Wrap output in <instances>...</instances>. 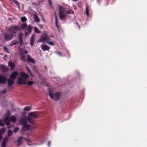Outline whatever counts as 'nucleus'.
Here are the masks:
<instances>
[{
    "instance_id": "f03ea898",
    "label": "nucleus",
    "mask_w": 147,
    "mask_h": 147,
    "mask_svg": "<svg viewBox=\"0 0 147 147\" xmlns=\"http://www.w3.org/2000/svg\"><path fill=\"white\" fill-rule=\"evenodd\" d=\"M49 95L50 98L52 99L55 101L58 100L60 98L61 94L59 92H57L54 93V91L53 90H49L48 91Z\"/></svg>"
},
{
    "instance_id": "6ab92c4d",
    "label": "nucleus",
    "mask_w": 147,
    "mask_h": 147,
    "mask_svg": "<svg viewBox=\"0 0 147 147\" xmlns=\"http://www.w3.org/2000/svg\"><path fill=\"white\" fill-rule=\"evenodd\" d=\"M11 121L13 123H15L16 121V119L14 116H12L10 118Z\"/></svg>"
},
{
    "instance_id": "bb28decb",
    "label": "nucleus",
    "mask_w": 147,
    "mask_h": 147,
    "mask_svg": "<svg viewBox=\"0 0 147 147\" xmlns=\"http://www.w3.org/2000/svg\"><path fill=\"white\" fill-rule=\"evenodd\" d=\"M10 115V113L9 110H7V113L4 115V117H9Z\"/></svg>"
},
{
    "instance_id": "e433bc0d",
    "label": "nucleus",
    "mask_w": 147,
    "mask_h": 147,
    "mask_svg": "<svg viewBox=\"0 0 147 147\" xmlns=\"http://www.w3.org/2000/svg\"><path fill=\"white\" fill-rule=\"evenodd\" d=\"M27 26V24L26 23H24L21 24V26L22 28H24L26 27Z\"/></svg>"
},
{
    "instance_id": "ddd939ff",
    "label": "nucleus",
    "mask_w": 147,
    "mask_h": 147,
    "mask_svg": "<svg viewBox=\"0 0 147 147\" xmlns=\"http://www.w3.org/2000/svg\"><path fill=\"white\" fill-rule=\"evenodd\" d=\"M34 17V21L38 23L40 22V19L38 18L36 13L35 12L34 14L33 15Z\"/></svg>"
},
{
    "instance_id": "864d4df0",
    "label": "nucleus",
    "mask_w": 147,
    "mask_h": 147,
    "mask_svg": "<svg viewBox=\"0 0 147 147\" xmlns=\"http://www.w3.org/2000/svg\"><path fill=\"white\" fill-rule=\"evenodd\" d=\"M74 1H77L78 0H72Z\"/></svg>"
},
{
    "instance_id": "8fccbe9b",
    "label": "nucleus",
    "mask_w": 147,
    "mask_h": 147,
    "mask_svg": "<svg viewBox=\"0 0 147 147\" xmlns=\"http://www.w3.org/2000/svg\"><path fill=\"white\" fill-rule=\"evenodd\" d=\"M20 45H22V44L23 43L22 41V42H20Z\"/></svg>"
},
{
    "instance_id": "79ce46f5",
    "label": "nucleus",
    "mask_w": 147,
    "mask_h": 147,
    "mask_svg": "<svg viewBox=\"0 0 147 147\" xmlns=\"http://www.w3.org/2000/svg\"><path fill=\"white\" fill-rule=\"evenodd\" d=\"M38 26L40 29H42L43 28V26L42 24H38Z\"/></svg>"
},
{
    "instance_id": "0eeeda50",
    "label": "nucleus",
    "mask_w": 147,
    "mask_h": 147,
    "mask_svg": "<svg viewBox=\"0 0 147 147\" xmlns=\"http://www.w3.org/2000/svg\"><path fill=\"white\" fill-rule=\"evenodd\" d=\"M18 27L16 26H11L9 28V31L10 32H14L13 30H14L16 31L18 30Z\"/></svg>"
},
{
    "instance_id": "39448f33",
    "label": "nucleus",
    "mask_w": 147,
    "mask_h": 147,
    "mask_svg": "<svg viewBox=\"0 0 147 147\" xmlns=\"http://www.w3.org/2000/svg\"><path fill=\"white\" fill-rule=\"evenodd\" d=\"M16 33L15 32H13L12 33L10 32L8 30V33L4 35V38L5 39L8 40L12 39L14 36H15Z\"/></svg>"
},
{
    "instance_id": "7c9ffc66",
    "label": "nucleus",
    "mask_w": 147,
    "mask_h": 147,
    "mask_svg": "<svg viewBox=\"0 0 147 147\" xmlns=\"http://www.w3.org/2000/svg\"><path fill=\"white\" fill-rule=\"evenodd\" d=\"M66 13L67 15L68 14H73L74 13V11L73 10H69L67 11L66 12Z\"/></svg>"
},
{
    "instance_id": "ea45409f",
    "label": "nucleus",
    "mask_w": 147,
    "mask_h": 147,
    "mask_svg": "<svg viewBox=\"0 0 147 147\" xmlns=\"http://www.w3.org/2000/svg\"><path fill=\"white\" fill-rule=\"evenodd\" d=\"M4 51H6L8 53H9V52L8 51V49L5 46L4 47Z\"/></svg>"
},
{
    "instance_id": "6e6552de",
    "label": "nucleus",
    "mask_w": 147,
    "mask_h": 147,
    "mask_svg": "<svg viewBox=\"0 0 147 147\" xmlns=\"http://www.w3.org/2000/svg\"><path fill=\"white\" fill-rule=\"evenodd\" d=\"M28 115L32 117L33 118H36L39 116L38 113L36 112H32L30 113Z\"/></svg>"
},
{
    "instance_id": "58836bf2",
    "label": "nucleus",
    "mask_w": 147,
    "mask_h": 147,
    "mask_svg": "<svg viewBox=\"0 0 147 147\" xmlns=\"http://www.w3.org/2000/svg\"><path fill=\"white\" fill-rule=\"evenodd\" d=\"M13 2L17 6H19L20 4L18 1L15 0H14Z\"/></svg>"
},
{
    "instance_id": "f3484780",
    "label": "nucleus",
    "mask_w": 147,
    "mask_h": 147,
    "mask_svg": "<svg viewBox=\"0 0 147 147\" xmlns=\"http://www.w3.org/2000/svg\"><path fill=\"white\" fill-rule=\"evenodd\" d=\"M35 39V35H32V37L30 38V44L32 46L34 44V41Z\"/></svg>"
},
{
    "instance_id": "1a4fd4ad",
    "label": "nucleus",
    "mask_w": 147,
    "mask_h": 147,
    "mask_svg": "<svg viewBox=\"0 0 147 147\" xmlns=\"http://www.w3.org/2000/svg\"><path fill=\"white\" fill-rule=\"evenodd\" d=\"M32 31V28L29 25L26 27L25 30V35L26 36L28 34V33H28H30Z\"/></svg>"
},
{
    "instance_id": "a878e982",
    "label": "nucleus",
    "mask_w": 147,
    "mask_h": 147,
    "mask_svg": "<svg viewBox=\"0 0 147 147\" xmlns=\"http://www.w3.org/2000/svg\"><path fill=\"white\" fill-rule=\"evenodd\" d=\"M34 31L36 33L38 34L41 33V32L38 30V28L36 27H34Z\"/></svg>"
},
{
    "instance_id": "c03bdc74",
    "label": "nucleus",
    "mask_w": 147,
    "mask_h": 147,
    "mask_svg": "<svg viewBox=\"0 0 147 147\" xmlns=\"http://www.w3.org/2000/svg\"><path fill=\"white\" fill-rule=\"evenodd\" d=\"M6 91H7L6 89H5L3 91H2L1 92L3 94H5L6 92Z\"/></svg>"
},
{
    "instance_id": "c756f323",
    "label": "nucleus",
    "mask_w": 147,
    "mask_h": 147,
    "mask_svg": "<svg viewBox=\"0 0 147 147\" xmlns=\"http://www.w3.org/2000/svg\"><path fill=\"white\" fill-rule=\"evenodd\" d=\"M50 39H49L48 40L47 42L49 45L52 46H53L54 45V43L53 42L50 41Z\"/></svg>"
},
{
    "instance_id": "c9c22d12",
    "label": "nucleus",
    "mask_w": 147,
    "mask_h": 147,
    "mask_svg": "<svg viewBox=\"0 0 147 147\" xmlns=\"http://www.w3.org/2000/svg\"><path fill=\"white\" fill-rule=\"evenodd\" d=\"M5 131V128H3L0 130V134H3L4 133Z\"/></svg>"
},
{
    "instance_id": "423d86ee",
    "label": "nucleus",
    "mask_w": 147,
    "mask_h": 147,
    "mask_svg": "<svg viewBox=\"0 0 147 147\" xmlns=\"http://www.w3.org/2000/svg\"><path fill=\"white\" fill-rule=\"evenodd\" d=\"M49 39H50V38L48 37L46 34H45L43 36H42L40 37V39L38 40V42H42L43 43H45L46 42H47Z\"/></svg>"
},
{
    "instance_id": "2f4dec72",
    "label": "nucleus",
    "mask_w": 147,
    "mask_h": 147,
    "mask_svg": "<svg viewBox=\"0 0 147 147\" xmlns=\"http://www.w3.org/2000/svg\"><path fill=\"white\" fill-rule=\"evenodd\" d=\"M21 20L22 22H24L27 20V19L24 16L21 18Z\"/></svg>"
},
{
    "instance_id": "9d476101",
    "label": "nucleus",
    "mask_w": 147,
    "mask_h": 147,
    "mask_svg": "<svg viewBox=\"0 0 147 147\" xmlns=\"http://www.w3.org/2000/svg\"><path fill=\"white\" fill-rule=\"evenodd\" d=\"M19 74L17 71L13 72L11 75L10 77L11 79L14 80L18 76Z\"/></svg>"
},
{
    "instance_id": "20e7f679",
    "label": "nucleus",
    "mask_w": 147,
    "mask_h": 147,
    "mask_svg": "<svg viewBox=\"0 0 147 147\" xmlns=\"http://www.w3.org/2000/svg\"><path fill=\"white\" fill-rule=\"evenodd\" d=\"M17 82L18 84H27L29 86H31L34 83V82L32 81H28L26 82V79H23L21 78H18Z\"/></svg>"
},
{
    "instance_id": "3c124183",
    "label": "nucleus",
    "mask_w": 147,
    "mask_h": 147,
    "mask_svg": "<svg viewBox=\"0 0 147 147\" xmlns=\"http://www.w3.org/2000/svg\"><path fill=\"white\" fill-rule=\"evenodd\" d=\"M77 24L78 25V27H79V28H80V26H79V25L78 24V23H77Z\"/></svg>"
},
{
    "instance_id": "4c0bfd02",
    "label": "nucleus",
    "mask_w": 147,
    "mask_h": 147,
    "mask_svg": "<svg viewBox=\"0 0 147 147\" xmlns=\"http://www.w3.org/2000/svg\"><path fill=\"white\" fill-rule=\"evenodd\" d=\"M5 125L4 124L0 119V126H3Z\"/></svg>"
},
{
    "instance_id": "473e14b6",
    "label": "nucleus",
    "mask_w": 147,
    "mask_h": 147,
    "mask_svg": "<svg viewBox=\"0 0 147 147\" xmlns=\"http://www.w3.org/2000/svg\"><path fill=\"white\" fill-rule=\"evenodd\" d=\"M55 24L57 26H58L57 25V18L56 16V14L55 13Z\"/></svg>"
},
{
    "instance_id": "a19ab883",
    "label": "nucleus",
    "mask_w": 147,
    "mask_h": 147,
    "mask_svg": "<svg viewBox=\"0 0 147 147\" xmlns=\"http://www.w3.org/2000/svg\"><path fill=\"white\" fill-rule=\"evenodd\" d=\"M19 129L17 127L15 128L14 129V132L15 133Z\"/></svg>"
},
{
    "instance_id": "9b49d317",
    "label": "nucleus",
    "mask_w": 147,
    "mask_h": 147,
    "mask_svg": "<svg viewBox=\"0 0 147 147\" xmlns=\"http://www.w3.org/2000/svg\"><path fill=\"white\" fill-rule=\"evenodd\" d=\"M9 139V138L8 137H5L2 142L1 147H5L6 144L7 143V141Z\"/></svg>"
},
{
    "instance_id": "f704fd0d",
    "label": "nucleus",
    "mask_w": 147,
    "mask_h": 147,
    "mask_svg": "<svg viewBox=\"0 0 147 147\" xmlns=\"http://www.w3.org/2000/svg\"><path fill=\"white\" fill-rule=\"evenodd\" d=\"M21 59L23 61H25V56L24 55H22L21 57Z\"/></svg>"
},
{
    "instance_id": "7ed1b4c3",
    "label": "nucleus",
    "mask_w": 147,
    "mask_h": 147,
    "mask_svg": "<svg viewBox=\"0 0 147 147\" xmlns=\"http://www.w3.org/2000/svg\"><path fill=\"white\" fill-rule=\"evenodd\" d=\"M59 11V16L60 19L62 20L67 16L65 8L61 6H59L58 7Z\"/></svg>"
},
{
    "instance_id": "f8f14e48",
    "label": "nucleus",
    "mask_w": 147,
    "mask_h": 147,
    "mask_svg": "<svg viewBox=\"0 0 147 147\" xmlns=\"http://www.w3.org/2000/svg\"><path fill=\"white\" fill-rule=\"evenodd\" d=\"M20 78H22L23 79H26V81L28 77V75L24 72H21L20 73Z\"/></svg>"
},
{
    "instance_id": "aec40b11",
    "label": "nucleus",
    "mask_w": 147,
    "mask_h": 147,
    "mask_svg": "<svg viewBox=\"0 0 147 147\" xmlns=\"http://www.w3.org/2000/svg\"><path fill=\"white\" fill-rule=\"evenodd\" d=\"M14 80L12 79H9L8 80V84L9 86H11V85L13 84L14 82Z\"/></svg>"
},
{
    "instance_id": "dca6fc26",
    "label": "nucleus",
    "mask_w": 147,
    "mask_h": 147,
    "mask_svg": "<svg viewBox=\"0 0 147 147\" xmlns=\"http://www.w3.org/2000/svg\"><path fill=\"white\" fill-rule=\"evenodd\" d=\"M27 60L28 62H30L33 63H35V61L34 59H32L30 55L28 56Z\"/></svg>"
},
{
    "instance_id": "b1692460",
    "label": "nucleus",
    "mask_w": 147,
    "mask_h": 147,
    "mask_svg": "<svg viewBox=\"0 0 147 147\" xmlns=\"http://www.w3.org/2000/svg\"><path fill=\"white\" fill-rule=\"evenodd\" d=\"M18 43V41L16 40H14L12 41L11 42L10 44V45L12 46L13 45H16Z\"/></svg>"
},
{
    "instance_id": "f257e3e1",
    "label": "nucleus",
    "mask_w": 147,
    "mask_h": 147,
    "mask_svg": "<svg viewBox=\"0 0 147 147\" xmlns=\"http://www.w3.org/2000/svg\"><path fill=\"white\" fill-rule=\"evenodd\" d=\"M27 118L25 115H23L20 120L21 124L22 125V130L24 131H26L30 129V126L26 124L27 122Z\"/></svg>"
},
{
    "instance_id": "a18cd8bd",
    "label": "nucleus",
    "mask_w": 147,
    "mask_h": 147,
    "mask_svg": "<svg viewBox=\"0 0 147 147\" xmlns=\"http://www.w3.org/2000/svg\"><path fill=\"white\" fill-rule=\"evenodd\" d=\"M26 69H27V70H28V71L30 72V74H31V76H33L32 75V73H31V72H30V70L29 69H28V67H26Z\"/></svg>"
},
{
    "instance_id": "4468645a",
    "label": "nucleus",
    "mask_w": 147,
    "mask_h": 147,
    "mask_svg": "<svg viewBox=\"0 0 147 147\" xmlns=\"http://www.w3.org/2000/svg\"><path fill=\"white\" fill-rule=\"evenodd\" d=\"M7 78L5 77L2 76H0V83H4L5 82Z\"/></svg>"
},
{
    "instance_id": "cd10ccee",
    "label": "nucleus",
    "mask_w": 147,
    "mask_h": 147,
    "mask_svg": "<svg viewBox=\"0 0 147 147\" xmlns=\"http://www.w3.org/2000/svg\"><path fill=\"white\" fill-rule=\"evenodd\" d=\"M18 142L19 143L18 144V146H19L20 145V144L22 143V138L21 137L19 138L18 139Z\"/></svg>"
},
{
    "instance_id": "603ef678",
    "label": "nucleus",
    "mask_w": 147,
    "mask_h": 147,
    "mask_svg": "<svg viewBox=\"0 0 147 147\" xmlns=\"http://www.w3.org/2000/svg\"><path fill=\"white\" fill-rule=\"evenodd\" d=\"M2 138V137L1 136H0V140H1V139Z\"/></svg>"
},
{
    "instance_id": "49530a36",
    "label": "nucleus",
    "mask_w": 147,
    "mask_h": 147,
    "mask_svg": "<svg viewBox=\"0 0 147 147\" xmlns=\"http://www.w3.org/2000/svg\"><path fill=\"white\" fill-rule=\"evenodd\" d=\"M51 142L50 141L48 142V146H50V144H51Z\"/></svg>"
},
{
    "instance_id": "de8ad7c7",
    "label": "nucleus",
    "mask_w": 147,
    "mask_h": 147,
    "mask_svg": "<svg viewBox=\"0 0 147 147\" xmlns=\"http://www.w3.org/2000/svg\"><path fill=\"white\" fill-rule=\"evenodd\" d=\"M57 53L59 55H61V53L60 52H57Z\"/></svg>"
},
{
    "instance_id": "a211bd4d",
    "label": "nucleus",
    "mask_w": 147,
    "mask_h": 147,
    "mask_svg": "<svg viewBox=\"0 0 147 147\" xmlns=\"http://www.w3.org/2000/svg\"><path fill=\"white\" fill-rule=\"evenodd\" d=\"M49 47L45 45H44L42 46V49L44 51L48 50L49 49Z\"/></svg>"
},
{
    "instance_id": "37998d69",
    "label": "nucleus",
    "mask_w": 147,
    "mask_h": 147,
    "mask_svg": "<svg viewBox=\"0 0 147 147\" xmlns=\"http://www.w3.org/2000/svg\"><path fill=\"white\" fill-rule=\"evenodd\" d=\"M20 53H21L22 55L24 53L27 54L28 53V52L26 51H24L23 52H22L20 51Z\"/></svg>"
},
{
    "instance_id": "72a5a7b5",
    "label": "nucleus",
    "mask_w": 147,
    "mask_h": 147,
    "mask_svg": "<svg viewBox=\"0 0 147 147\" xmlns=\"http://www.w3.org/2000/svg\"><path fill=\"white\" fill-rule=\"evenodd\" d=\"M12 135V132L10 130H9L8 132V136H11Z\"/></svg>"
},
{
    "instance_id": "09e8293b",
    "label": "nucleus",
    "mask_w": 147,
    "mask_h": 147,
    "mask_svg": "<svg viewBox=\"0 0 147 147\" xmlns=\"http://www.w3.org/2000/svg\"><path fill=\"white\" fill-rule=\"evenodd\" d=\"M49 3L50 5H51V1L50 0H49Z\"/></svg>"
},
{
    "instance_id": "5701e85b",
    "label": "nucleus",
    "mask_w": 147,
    "mask_h": 147,
    "mask_svg": "<svg viewBox=\"0 0 147 147\" xmlns=\"http://www.w3.org/2000/svg\"><path fill=\"white\" fill-rule=\"evenodd\" d=\"M32 109V107L30 106H27L25 107L24 108V110L25 111H30L31 109Z\"/></svg>"
},
{
    "instance_id": "412c9836",
    "label": "nucleus",
    "mask_w": 147,
    "mask_h": 147,
    "mask_svg": "<svg viewBox=\"0 0 147 147\" xmlns=\"http://www.w3.org/2000/svg\"><path fill=\"white\" fill-rule=\"evenodd\" d=\"M27 119L28 121L30 123H33L34 121V120L33 118H32L31 117L28 115L27 117Z\"/></svg>"
},
{
    "instance_id": "2eb2a0df",
    "label": "nucleus",
    "mask_w": 147,
    "mask_h": 147,
    "mask_svg": "<svg viewBox=\"0 0 147 147\" xmlns=\"http://www.w3.org/2000/svg\"><path fill=\"white\" fill-rule=\"evenodd\" d=\"M3 121L5 122L7 125H9L10 120L8 117H5L3 120Z\"/></svg>"
},
{
    "instance_id": "c85d7f7f",
    "label": "nucleus",
    "mask_w": 147,
    "mask_h": 147,
    "mask_svg": "<svg viewBox=\"0 0 147 147\" xmlns=\"http://www.w3.org/2000/svg\"><path fill=\"white\" fill-rule=\"evenodd\" d=\"M19 42H22V34L20 33L19 35Z\"/></svg>"
},
{
    "instance_id": "4be33fe9",
    "label": "nucleus",
    "mask_w": 147,
    "mask_h": 147,
    "mask_svg": "<svg viewBox=\"0 0 147 147\" xmlns=\"http://www.w3.org/2000/svg\"><path fill=\"white\" fill-rule=\"evenodd\" d=\"M9 66L11 67V69H13L14 68L15 65L14 64L11 62H10L9 63Z\"/></svg>"
},
{
    "instance_id": "5fc2aeb1",
    "label": "nucleus",
    "mask_w": 147,
    "mask_h": 147,
    "mask_svg": "<svg viewBox=\"0 0 147 147\" xmlns=\"http://www.w3.org/2000/svg\"><path fill=\"white\" fill-rule=\"evenodd\" d=\"M10 0L11 1H12L13 2L14 0Z\"/></svg>"
},
{
    "instance_id": "393cba45",
    "label": "nucleus",
    "mask_w": 147,
    "mask_h": 147,
    "mask_svg": "<svg viewBox=\"0 0 147 147\" xmlns=\"http://www.w3.org/2000/svg\"><path fill=\"white\" fill-rule=\"evenodd\" d=\"M88 8V6L86 5V10L85 12L88 17H89V10Z\"/></svg>"
}]
</instances>
